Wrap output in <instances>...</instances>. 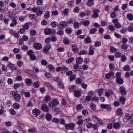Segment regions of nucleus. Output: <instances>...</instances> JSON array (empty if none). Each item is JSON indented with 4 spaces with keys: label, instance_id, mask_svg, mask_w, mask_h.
<instances>
[{
    "label": "nucleus",
    "instance_id": "f257e3e1",
    "mask_svg": "<svg viewBox=\"0 0 133 133\" xmlns=\"http://www.w3.org/2000/svg\"><path fill=\"white\" fill-rule=\"evenodd\" d=\"M10 94L14 97V99L17 102H19L21 99V97L20 94L16 91H11Z\"/></svg>",
    "mask_w": 133,
    "mask_h": 133
},
{
    "label": "nucleus",
    "instance_id": "f03ea898",
    "mask_svg": "<svg viewBox=\"0 0 133 133\" xmlns=\"http://www.w3.org/2000/svg\"><path fill=\"white\" fill-rule=\"evenodd\" d=\"M59 104V102L56 99H55L53 100L51 102L48 103V105L49 107L51 108H53L54 107L56 106Z\"/></svg>",
    "mask_w": 133,
    "mask_h": 133
},
{
    "label": "nucleus",
    "instance_id": "7ed1b4c3",
    "mask_svg": "<svg viewBox=\"0 0 133 133\" xmlns=\"http://www.w3.org/2000/svg\"><path fill=\"white\" fill-rule=\"evenodd\" d=\"M75 125L72 123H70L69 124H66L65 127V129L67 130L71 129L73 130L74 129Z\"/></svg>",
    "mask_w": 133,
    "mask_h": 133
},
{
    "label": "nucleus",
    "instance_id": "20e7f679",
    "mask_svg": "<svg viewBox=\"0 0 133 133\" xmlns=\"http://www.w3.org/2000/svg\"><path fill=\"white\" fill-rule=\"evenodd\" d=\"M34 48L37 50L41 49L42 47V45L38 43L35 42L33 44Z\"/></svg>",
    "mask_w": 133,
    "mask_h": 133
},
{
    "label": "nucleus",
    "instance_id": "39448f33",
    "mask_svg": "<svg viewBox=\"0 0 133 133\" xmlns=\"http://www.w3.org/2000/svg\"><path fill=\"white\" fill-rule=\"evenodd\" d=\"M100 12L99 10L98 9H95L93 11V14L92 15L93 18H96L99 16L98 13Z\"/></svg>",
    "mask_w": 133,
    "mask_h": 133
},
{
    "label": "nucleus",
    "instance_id": "423d86ee",
    "mask_svg": "<svg viewBox=\"0 0 133 133\" xmlns=\"http://www.w3.org/2000/svg\"><path fill=\"white\" fill-rule=\"evenodd\" d=\"M119 92L122 95H125L127 93L126 91V89L125 87L123 86H122L120 87L119 89Z\"/></svg>",
    "mask_w": 133,
    "mask_h": 133
},
{
    "label": "nucleus",
    "instance_id": "0eeeda50",
    "mask_svg": "<svg viewBox=\"0 0 133 133\" xmlns=\"http://www.w3.org/2000/svg\"><path fill=\"white\" fill-rule=\"evenodd\" d=\"M101 107L103 109H106L108 111L110 110L111 107L109 105L101 104Z\"/></svg>",
    "mask_w": 133,
    "mask_h": 133
},
{
    "label": "nucleus",
    "instance_id": "6e6552de",
    "mask_svg": "<svg viewBox=\"0 0 133 133\" xmlns=\"http://www.w3.org/2000/svg\"><path fill=\"white\" fill-rule=\"evenodd\" d=\"M41 109L43 111L48 112L49 110V107L47 105L45 104H43L41 107Z\"/></svg>",
    "mask_w": 133,
    "mask_h": 133
},
{
    "label": "nucleus",
    "instance_id": "1a4fd4ad",
    "mask_svg": "<svg viewBox=\"0 0 133 133\" xmlns=\"http://www.w3.org/2000/svg\"><path fill=\"white\" fill-rule=\"evenodd\" d=\"M114 73L112 71H110L109 73L105 74L106 78L107 79H109L111 76H113Z\"/></svg>",
    "mask_w": 133,
    "mask_h": 133
},
{
    "label": "nucleus",
    "instance_id": "9d476101",
    "mask_svg": "<svg viewBox=\"0 0 133 133\" xmlns=\"http://www.w3.org/2000/svg\"><path fill=\"white\" fill-rule=\"evenodd\" d=\"M72 49L74 52H78L79 51V49L78 48L77 45L75 44L72 45Z\"/></svg>",
    "mask_w": 133,
    "mask_h": 133
},
{
    "label": "nucleus",
    "instance_id": "9b49d317",
    "mask_svg": "<svg viewBox=\"0 0 133 133\" xmlns=\"http://www.w3.org/2000/svg\"><path fill=\"white\" fill-rule=\"evenodd\" d=\"M51 46L50 45H45L43 48V50L45 53H47L50 49Z\"/></svg>",
    "mask_w": 133,
    "mask_h": 133
},
{
    "label": "nucleus",
    "instance_id": "f8f14e48",
    "mask_svg": "<svg viewBox=\"0 0 133 133\" xmlns=\"http://www.w3.org/2000/svg\"><path fill=\"white\" fill-rule=\"evenodd\" d=\"M12 22L10 25V26L13 27L16 25L17 24V22L16 19L15 18H12Z\"/></svg>",
    "mask_w": 133,
    "mask_h": 133
},
{
    "label": "nucleus",
    "instance_id": "ddd939ff",
    "mask_svg": "<svg viewBox=\"0 0 133 133\" xmlns=\"http://www.w3.org/2000/svg\"><path fill=\"white\" fill-rule=\"evenodd\" d=\"M59 25L61 26L63 28L67 26L68 25V23H67V22L62 21L60 22Z\"/></svg>",
    "mask_w": 133,
    "mask_h": 133
},
{
    "label": "nucleus",
    "instance_id": "4468645a",
    "mask_svg": "<svg viewBox=\"0 0 133 133\" xmlns=\"http://www.w3.org/2000/svg\"><path fill=\"white\" fill-rule=\"evenodd\" d=\"M25 82L27 85L28 86H30L32 85L33 81L30 79L27 78L26 79Z\"/></svg>",
    "mask_w": 133,
    "mask_h": 133
},
{
    "label": "nucleus",
    "instance_id": "2eb2a0df",
    "mask_svg": "<svg viewBox=\"0 0 133 133\" xmlns=\"http://www.w3.org/2000/svg\"><path fill=\"white\" fill-rule=\"evenodd\" d=\"M41 131L43 133H48V129L45 127L42 126L41 129Z\"/></svg>",
    "mask_w": 133,
    "mask_h": 133
},
{
    "label": "nucleus",
    "instance_id": "dca6fc26",
    "mask_svg": "<svg viewBox=\"0 0 133 133\" xmlns=\"http://www.w3.org/2000/svg\"><path fill=\"white\" fill-rule=\"evenodd\" d=\"M33 113L34 115L37 116L40 114V111L38 109L35 108L33 110Z\"/></svg>",
    "mask_w": 133,
    "mask_h": 133
},
{
    "label": "nucleus",
    "instance_id": "f3484780",
    "mask_svg": "<svg viewBox=\"0 0 133 133\" xmlns=\"http://www.w3.org/2000/svg\"><path fill=\"white\" fill-rule=\"evenodd\" d=\"M94 0H88L86 2V4L87 6L91 7L94 4Z\"/></svg>",
    "mask_w": 133,
    "mask_h": 133
},
{
    "label": "nucleus",
    "instance_id": "a211bd4d",
    "mask_svg": "<svg viewBox=\"0 0 133 133\" xmlns=\"http://www.w3.org/2000/svg\"><path fill=\"white\" fill-rule=\"evenodd\" d=\"M45 118L47 121H50L52 120V117L51 114L47 113L46 115Z\"/></svg>",
    "mask_w": 133,
    "mask_h": 133
},
{
    "label": "nucleus",
    "instance_id": "6ab92c4d",
    "mask_svg": "<svg viewBox=\"0 0 133 133\" xmlns=\"http://www.w3.org/2000/svg\"><path fill=\"white\" fill-rule=\"evenodd\" d=\"M94 48L93 47V46H90L89 48V55H93L94 53V51L93 49Z\"/></svg>",
    "mask_w": 133,
    "mask_h": 133
},
{
    "label": "nucleus",
    "instance_id": "aec40b11",
    "mask_svg": "<svg viewBox=\"0 0 133 133\" xmlns=\"http://www.w3.org/2000/svg\"><path fill=\"white\" fill-rule=\"evenodd\" d=\"M13 106L14 109L16 110L18 109L20 107V105L16 103H14Z\"/></svg>",
    "mask_w": 133,
    "mask_h": 133
},
{
    "label": "nucleus",
    "instance_id": "412c9836",
    "mask_svg": "<svg viewBox=\"0 0 133 133\" xmlns=\"http://www.w3.org/2000/svg\"><path fill=\"white\" fill-rule=\"evenodd\" d=\"M51 29L49 28L45 29L44 30V32L46 35H50L51 33Z\"/></svg>",
    "mask_w": 133,
    "mask_h": 133
},
{
    "label": "nucleus",
    "instance_id": "4be33fe9",
    "mask_svg": "<svg viewBox=\"0 0 133 133\" xmlns=\"http://www.w3.org/2000/svg\"><path fill=\"white\" fill-rule=\"evenodd\" d=\"M83 59L82 57H79L77 58L76 60V63L77 64H80L83 62Z\"/></svg>",
    "mask_w": 133,
    "mask_h": 133
},
{
    "label": "nucleus",
    "instance_id": "5701e85b",
    "mask_svg": "<svg viewBox=\"0 0 133 133\" xmlns=\"http://www.w3.org/2000/svg\"><path fill=\"white\" fill-rule=\"evenodd\" d=\"M126 99L124 96H121L120 97L119 101L122 104H124L125 103Z\"/></svg>",
    "mask_w": 133,
    "mask_h": 133
},
{
    "label": "nucleus",
    "instance_id": "b1692460",
    "mask_svg": "<svg viewBox=\"0 0 133 133\" xmlns=\"http://www.w3.org/2000/svg\"><path fill=\"white\" fill-rule=\"evenodd\" d=\"M81 23H78V22H76L74 23V27L75 29L78 28L81 25Z\"/></svg>",
    "mask_w": 133,
    "mask_h": 133
},
{
    "label": "nucleus",
    "instance_id": "393cba45",
    "mask_svg": "<svg viewBox=\"0 0 133 133\" xmlns=\"http://www.w3.org/2000/svg\"><path fill=\"white\" fill-rule=\"evenodd\" d=\"M81 23V24H82L84 26H86L89 24L90 22L89 20H85L82 21Z\"/></svg>",
    "mask_w": 133,
    "mask_h": 133
},
{
    "label": "nucleus",
    "instance_id": "a878e982",
    "mask_svg": "<svg viewBox=\"0 0 133 133\" xmlns=\"http://www.w3.org/2000/svg\"><path fill=\"white\" fill-rule=\"evenodd\" d=\"M116 82L119 84H122L124 82L123 79L121 78H116Z\"/></svg>",
    "mask_w": 133,
    "mask_h": 133
},
{
    "label": "nucleus",
    "instance_id": "bb28decb",
    "mask_svg": "<svg viewBox=\"0 0 133 133\" xmlns=\"http://www.w3.org/2000/svg\"><path fill=\"white\" fill-rule=\"evenodd\" d=\"M33 85L34 88H38L40 86V82L38 81L35 82L33 83Z\"/></svg>",
    "mask_w": 133,
    "mask_h": 133
},
{
    "label": "nucleus",
    "instance_id": "cd10ccee",
    "mask_svg": "<svg viewBox=\"0 0 133 133\" xmlns=\"http://www.w3.org/2000/svg\"><path fill=\"white\" fill-rule=\"evenodd\" d=\"M127 17L129 20L131 21L133 20V15L131 14H128L127 15Z\"/></svg>",
    "mask_w": 133,
    "mask_h": 133
},
{
    "label": "nucleus",
    "instance_id": "c85d7f7f",
    "mask_svg": "<svg viewBox=\"0 0 133 133\" xmlns=\"http://www.w3.org/2000/svg\"><path fill=\"white\" fill-rule=\"evenodd\" d=\"M113 94V91H109L106 92L105 94V95L107 97H109L111 95H112Z\"/></svg>",
    "mask_w": 133,
    "mask_h": 133
},
{
    "label": "nucleus",
    "instance_id": "c756f323",
    "mask_svg": "<svg viewBox=\"0 0 133 133\" xmlns=\"http://www.w3.org/2000/svg\"><path fill=\"white\" fill-rule=\"evenodd\" d=\"M44 99L46 102L50 101L51 100V97L48 95H47L45 97Z\"/></svg>",
    "mask_w": 133,
    "mask_h": 133
},
{
    "label": "nucleus",
    "instance_id": "7c9ffc66",
    "mask_svg": "<svg viewBox=\"0 0 133 133\" xmlns=\"http://www.w3.org/2000/svg\"><path fill=\"white\" fill-rule=\"evenodd\" d=\"M116 112V114L118 115H121L123 113L122 110L120 108L117 109Z\"/></svg>",
    "mask_w": 133,
    "mask_h": 133
},
{
    "label": "nucleus",
    "instance_id": "2f4dec72",
    "mask_svg": "<svg viewBox=\"0 0 133 133\" xmlns=\"http://www.w3.org/2000/svg\"><path fill=\"white\" fill-rule=\"evenodd\" d=\"M113 127L115 129H117L120 127V125L118 122L115 123L113 124Z\"/></svg>",
    "mask_w": 133,
    "mask_h": 133
},
{
    "label": "nucleus",
    "instance_id": "473e14b6",
    "mask_svg": "<svg viewBox=\"0 0 133 133\" xmlns=\"http://www.w3.org/2000/svg\"><path fill=\"white\" fill-rule=\"evenodd\" d=\"M50 12L49 11L46 12L44 14V18L47 19L50 16Z\"/></svg>",
    "mask_w": 133,
    "mask_h": 133
},
{
    "label": "nucleus",
    "instance_id": "72a5a7b5",
    "mask_svg": "<svg viewBox=\"0 0 133 133\" xmlns=\"http://www.w3.org/2000/svg\"><path fill=\"white\" fill-rule=\"evenodd\" d=\"M91 41V38L89 37H87L84 39V43L86 44H88L90 43Z\"/></svg>",
    "mask_w": 133,
    "mask_h": 133
},
{
    "label": "nucleus",
    "instance_id": "f704fd0d",
    "mask_svg": "<svg viewBox=\"0 0 133 133\" xmlns=\"http://www.w3.org/2000/svg\"><path fill=\"white\" fill-rule=\"evenodd\" d=\"M28 131L29 132L37 133V131L36 130V129L35 128H33L32 129H30L28 130Z\"/></svg>",
    "mask_w": 133,
    "mask_h": 133
},
{
    "label": "nucleus",
    "instance_id": "c9c22d12",
    "mask_svg": "<svg viewBox=\"0 0 133 133\" xmlns=\"http://www.w3.org/2000/svg\"><path fill=\"white\" fill-rule=\"evenodd\" d=\"M72 29L71 28L68 27L65 29V32L68 34H70L72 31Z\"/></svg>",
    "mask_w": 133,
    "mask_h": 133
},
{
    "label": "nucleus",
    "instance_id": "e433bc0d",
    "mask_svg": "<svg viewBox=\"0 0 133 133\" xmlns=\"http://www.w3.org/2000/svg\"><path fill=\"white\" fill-rule=\"evenodd\" d=\"M117 16L115 12L113 11L111 12L110 14V17L112 18L116 17Z\"/></svg>",
    "mask_w": 133,
    "mask_h": 133
},
{
    "label": "nucleus",
    "instance_id": "4c0bfd02",
    "mask_svg": "<svg viewBox=\"0 0 133 133\" xmlns=\"http://www.w3.org/2000/svg\"><path fill=\"white\" fill-rule=\"evenodd\" d=\"M76 87L75 85H71L69 88L70 92H72L75 90Z\"/></svg>",
    "mask_w": 133,
    "mask_h": 133
},
{
    "label": "nucleus",
    "instance_id": "58836bf2",
    "mask_svg": "<svg viewBox=\"0 0 133 133\" xmlns=\"http://www.w3.org/2000/svg\"><path fill=\"white\" fill-rule=\"evenodd\" d=\"M51 25L53 27L55 28L58 25V23L57 22L54 21L51 23Z\"/></svg>",
    "mask_w": 133,
    "mask_h": 133
},
{
    "label": "nucleus",
    "instance_id": "ea45409f",
    "mask_svg": "<svg viewBox=\"0 0 133 133\" xmlns=\"http://www.w3.org/2000/svg\"><path fill=\"white\" fill-rule=\"evenodd\" d=\"M23 28L25 30H28L29 28V23H25L24 25L23 26Z\"/></svg>",
    "mask_w": 133,
    "mask_h": 133
},
{
    "label": "nucleus",
    "instance_id": "a19ab883",
    "mask_svg": "<svg viewBox=\"0 0 133 133\" xmlns=\"http://www.w3.org/2000/svg\"><path fill=\"white\" fill-rule=\"evenodd\" d=\"M74 94L75 96L77 97H79L80 95V93L79 91H74Z\"/></svg>",
    "mask_w": 133,
    "mask_h": 133
},
{
    "label": "nucleus",
    "instance_id": "79ce46f5",
    "mask_svg": "<svg viewBox=\"0 0 133 133\" xmlns=\"http://www.w3.org/2000/svg\"><path fill=\"white\" fill-rule=\"evenodd\" d=\"M60 123L63 125H65V121L63 119L61 118L59 119V122Z\"/></svg>",
    "mask_w": 133,
    "mask_h": 133
},
{
    "label": "nucleus",
    "instance_id": "37998d69",
    "mask_svg": "<svg viewBox=\"0 0 133 133\" xmlns=\"http://www.w3.org/2000/svg\"><path fill=\"white\" fill-rule=\"evenodd\" d=\"M30 59L32 61L35 60L36 59V56L34 54L33 55H31L30 56Z\"/></svg>",
    "mask_w": 133,
    "mask_h": 133
},
{
    "label": "nucleus",
    "instance_id": "c03bdc74",
    "mask_svg": "<svg viewBox=\"0 0 133 133\" xmlns=\"http://www.w3.org/2000/svg\"><path fill=\"white\" fill-rule=\"evenodd\" d=\"M123 70L125 71H129L130 70V68L129 65H127L126 66H125L123 67Z\"/></svg>",
    "mask_w": 133,
    "mask_h": 133
},
{
    "label": "nucleus",
    "instance_id": "a18cd8bd",
    "mask_svg": "<svg viewBox=\"0 0 133 133\" xmlns=\"http://www.w3.org/2000/svg\"><path fill=\"white\" fill-rule=\"evenodd\" d=\"M91 108L92 110H95L96 109V105L92 103H91L90 104Z\"/></svg>",
    "mask_w": 133,
    "mask_h": 133
},
{
    "label": "nucleus",
    "instance_id": "49530a36",
    "mask_svg": "<svg viewBox=\"0 0 133 133\" xmlns=\"http://www.w3.org/2000/svg\"><path fill=\"white\" fill-rule=\"evenodd\" d=\"M76 79V75H71L70 77V80L72 81Z\"/></svg>",
    "mask_w": 133,
    "mask_h": 133
},
{
    "label": "nucleus",
    "instance_id": "de8ad7c7",
    "mask_svg": "<svg viewBox=\"0 0 133 133\" xmlns=\"http://www.w3.org/2000/svg\"><path fill=\"white\" fill-rule=\"evenodd\" d=\"M92 98L89 95H88L86 97L85 100L87 102L90 101L92 99Z\"/></svg>",
    "mask_w": 133,
    "mask_h": 133
},
{
    "label": "nucleus",
    "instance_id": "09e8293b",
    "mask_svg": "<svg viewBox=\"0 0 133 133\" xmlns=\"http://www.w3.org/2000/svg\"><path fill=\"white\" fill-rule=\"evenodd\" d=\"M59 119L56 118H54L52 120V122L55 123H57L59 122Z\"/></svg>",
    "mask_w": 133,
    "mask_h": 133
},
{
    "label": "nucleus",
    "instance_id": "8fccbe9b",
    "mask_svg": "<svg viewBox=\"0 0 133 133\" xmlns=\"http://www.w3.org/2000/svg\"><path fill=\"white\" fill-rule=\"evenodd\" d=\"M74 60V58L73 57H71L68 59L66 61V62L68 64H69L71 63Z\"/></svg>",
    "mask_w": 133,
    "mask_h": 133
},
{
    "label": "nucleus",
    "instance_id": "3c124183",
    "mask_svg": "<svg viewBox=\"0 0 133 133\" xmlns=\"http://www.w3.org/2000/svg\"><path fill=\"white\" fill-rule=\"evenodd\" d=\"M128 46L126 44H124L121 45V48L124 50H125L127 49Z\"/></svg>",
    "mask_w": 133,
    "mask_h": 133
},
{
    "label": "nucleus",
    "instance_id": "603ef678",
    "mask_svg": "<svg viewBox=\"0 0 133 133\" xmlns=\"http://www.w3.org/2000/svg\"><path fill=\"white\" fill-rule=\"evenodd\" d=\"M101 45V42L98 41H97L95 42L94 44L95 46L96 47L100 46Z\"/></svg>",
    "mask_w": 133,
    "mask_h": 133
},
{
    "label": "nucleus",
    "instance_id": "864d4df0",
    "mask_svg": "<svg viewBox=\"0 0 133 133\" xmlns=\"http://www.w3.org/2000/svg\"><path fill=\"white\" fill-rule=\"evenodd\" d=\"M48 24V22L46 20H43L41 22V24L43 25H46Z\"/></svg>",
    "mask_w": 133,
    "mask_h": 133
},
{
    "label": "nucleus",
    "instance_id": "5fc2aeb1",
    "mask_svg": "<svg viewBox=\"0 0 133 133\" xmlns=\"http://www.w3.org/2000/svg\"><path fill=\"white\" fill-rule=\"evenodd\" d=\"M97 31V29L96 28H93L90 29V32L91 34L95 33Z\"/></svg>",
    "mask_w": 133,
    "mask_h": 133
},
{
    "label": "nucleus",
    "instance_id": "6e6d98bb",
    "mask_svg": "<svg viewBox=\"0 0 133 133\" xmlns=\"http://www.w3.org/2000/svg\"><path fill=\"white\" fill-rule=\"evenodd\" d=\"M65 45H67L69 44V41L68 39L65 38L63 41Z\"/></svg>",
    "mask_w": 133,
    "mask_h": 133
},
{
    "label": "nucleus",
    "instance_id": "4d7b16f0",
    "mask_svg": "<svg viewBox=\"0 0 133 133\" xmlns=\"http://www.w3.org/2000/svg\"><path fill=\"white\" fill-rule=\"evenodd\" d=\"M103 89L101 88L99 89L98 94L99 96H101L103 93Z\"/></svg>",
    "mask_w": 133,
    "mask_h": 133
},
{
    "label": "nucleus",
    "instance_id": "13d9d810",
    "mask_svg": "<svg viewBox=\"0 0 133 133\" xmlns=\"http://www.w3.org/2000/svg\"><path fill=\"white\" fill-rule=\"evenodd\" d=\"M41 63L42 65L45 66L46 65L48 64L47 62L44 59L42 60Z\"/></svg>",
    "mask_w": 133,
    "mask_h": 133
},
{
    "label": "nucleus",
    "instance_id": "bf43d9fd",
    "mask_svg": "<svg viewBox=\"0 0 133 133\" xmlns=\"http://www.w3.org/2000/svg\"><path fill=\"white\" fill-rule=\"evenodd\" d=\"M49 69L50 70V71H52L54 70V67L51 65H49L48 66Z\"/></svg>",
    "mask_w": 133,
    "mask_h": 133
},
{
    "label": "nucleus",
    "instance_id": "052dcab7",
    "mask_svg": "<svg viewBox=\"0 0 133 133\" xmlns=\"http://www.w3.org/2000/svg\"><path fill=\"white\" fill-rule=\"evenodd\" d=\"M20 84L19 83H16L14 85V88L15 89L18 88L20 86Z\"/></svg>",
    "mask_w": 133,
    "mask_h": 133
},
{
    "label": "nucleus",
    "instance_id": "680f3d73",
    "mask_svg": "<svg viewBox=\"0 0 133 133\" xmlns=\"http://www.w3.org/2000/svg\"><path fill=\"white\" fill-rule=\"evenodd\" d=\"M132 116H130L129 114H127L125 115V119L127 120H130L131 119Z\"/></svg>",
    "mask_w": 133,
    "mask_h": 133
},
{
    "label": "nucleus",
    "instance_id": "e2e57ef3",
    "mask_svg": "<svg viewBox=\"0 0 133 133\" xmlns=\"http://www.w3.org/2000/svg\"><path fill=\"white\" fill-rule=\"evenodd\" d=\"M57 33L58 35H62L64 34V31L60 29L58 31Z\"/></svg>",
    "mask_w": 133,
    "mask_h": 133
},
{
    "label": "nucleus",
    "instance_id": "0e129e2a",
    "mask_svg": "<svg viewBox=\"0 0 133 133\" xmlns=\"http://www.w3.org/2000/svg\"><path fill=\"white\" fill-rule=\"evenodd\" d=\"M82 81V79H81L80 78H79L76 81V82L77 84H79L81 83Z\"/></svg>",
    "mask_w": 133,
    "mask_h": 133
},
{
    "label": "nucleus",
    "instance_id": "69168bd1",
    "mask_svg": "<svg viewBox=\"0 0 133 133\" xmlns=\"http://www.w3.org/2000/svg\"><path fill=\"white\" fill-rule=\"evenodd\" d=\"M10 112L11 114L13 115H14L15 114L16 112L15 110L13 109H11L10 110Z\"/></svg>",
    "mask_w": 133,
    "mask_h": 133
},
{
    "label": "nucleus",
    "instance_id": "338daca9",
    "mask_svg": "<svg viewBox=\"0 0 133 133\" xmlns=\"http://www.w3.org/2000/svg\"><path fill=\"white\" fill-rule=\"evenodd\" d=\"M109 29L111 31H113L115 30L114 27L112 25H109Z\"/></svg>",
    "mask_w": 133,
    "mask_h": 133
},
{
    "label": "nucleus",
    "instance_id": "774afa93",
    "mask_svg": "<svg viewBox=\"0 0 133 133\" xmlns=\"http://www.w3.org/2000/svg\"><path fill=\"white\" fill-rule=\"evenodd\" d=\"M22 49L24 51H26L28 50V47L27 46L23 45L22 47Z\"/></svg>",
    "mask_w": 133,
    "mask_h": 133
}]
</instances>
